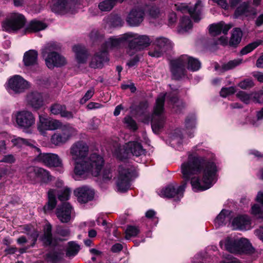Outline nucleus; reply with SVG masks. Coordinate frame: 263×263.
<instances>
[{
  "label": "nucleus",
  "instance_id": "18",
  "mask_svg": "<svg viewBox=\"0 0 263 263\" xmlns=\"http://www.w3.org/2000/svg\"><path fill=\"white\" fill-rule=\"evenodd\" d=\"M129 42L128 46L130 49H134L135 51L143 50L149 46L151 43V41L147 35H139L138 37L135 38L132 40L127 39Z\"/></svg>",
  "mask_w": 263,
  "mask_h": 263
},
{
  "label": "nucleus",
  "instance_id": "56",
  "mask_svg": "<svg viewBox=\"0 0 263 263\" xmlns=\"http://www.w3.org/2000/svg\"><path fill=\"white\" fill-rule=\"evenodd\" d=\"M238 86L242 89H246L251 88L254 86L253 82L250 79H246L238 84Z\"/></svg>",
  "mask_w": 263,
  "mask_h": 263
},
{
  "label": "nucleus",
  "instance_id": "39",
  "mask_svg": "<svg viewBox=\"0 0 263 263\" xmlns=\"http://www.w3.org/2000/svg\"><path fill=\"white\" fill-rule=\"evenodd\" d=\"M50 141L51 143L55 146H61L67 142L61 132L54 133L51 137Z\"/></svg>",
  "mask_w": 263,
  "mask_h": 263
},
{
  "label": "nucleus",
  "instance_id": "62",
  "mask_svg": "<svg viewBox=\"0 0 263 263\" xmlns=\"http://www.w3.org/2000/svg\"><path fill=\"white\" fill-rule=\"evenodd\" d=\"M168 20L170 24L174 23L176 20V13L173 12L170 13L168 16Z\"/></svg>",
  "mask_w": 263,
  "mask_h": 263
},
{
  "label": "nucleus",
  "instance_id": "29",
  "mask_svg": "<svg viewBox=\"0 0 263 263\" xmlns=\"http://www.w3.org/2000/svg\"><path fill=\"white\" fill-rule=\"evenodd\" d=\"M108 60L107 53L103 50L95 55L90 63V66L93 68H102L103 63Z\"/></svg>",
  "mask_w": 263,
  "mask_h": 263
},
{
  "label": "nucleus",
  "instance_id": "15",
  "mask_svg": "<svg viewBox=\"0 0 263 263\" xmlns=\"http://www.w3.org/2000/svg\"><path fill=\"white\" fill-rule=\"evenodd\" d=\"M62 127V122L59 120L39 116V124L37 129L39 132L44 134L45 130H54L59 129Z\"/></svg>",
  "mask_w": 263,
  "mask_h": 263
},
{
  "label": "nucleus",
  "instance_id": "44",
  "mask_svg": "<svg viewBox=\"0 0 263 263\" xmlns=\"http://www.w3.org/2000/svg\"><path fill=\"white\" fill-rule=\"evenodd\" d=\"M262 42L263 41L262 40H258L249 44L241 49L240 51L241 54L245 55L248 54L257 48L259 45H261Z\"/></svg>",
  "mask_w": 263,
  "mask_h": 263
},
{
  "label": "nucleus",
  "instance_id": "30",
  "mask_svg": "<svg viewBox=\"0 0 263 263\" xmlns=\"http://www.w3.org/2000/svg\"><path fill=\"white\" fill-rule=\"evenodd\" d=\"M255 14V10L246 3H243L240 5L235 12V16L236 17H238L240 16L246 17L253 16Z\"/></svg>",
  "mask_w": 263,
  "mask_h": 263
},
{
  "label": "nucleus",
  "instance_id": "2",
  "mask_svg": "<svg viewBox=\"0 0 263 263\" xmlns=\"http://www.w3.org/2000/svg\"><path fill=\"white\" fill-rule=\"evenodd\" d=\"M104 164V160L101 156L92 154L83 163H77L74 167L73 178L76 180H80L85 179L89 174L98 176Z\"/></svg>",
  "mask_w": 263,
  "mask_h": 263
},
{
  "label": "nucleus",
  "instance_id": "54",
  "mask_svg": "<svg viewBox=\"0 0 263 263\" xmlns=\"http://www.w3.org/2000/svg\"><path fill=\"white\" fill-rule=\"evenodd\" d=\"M95 92V90L93 88H90L85 93L83 98L80 99V103L81 104H84L87 101H88L93 95Z\"/></svg>",
  "mask_w": 263,
  "mask_h": 263
},
{
  "label": "nucleus",
  "instance_id": "47",
  "mask_svg": "<svg viewBox=\"0 0 263 263\" xmlns=\"http://www.w3.org/2000/svg\"><path fill=\"white\" fill-rule=\"evenodd\" d=\"M64 254L57 252L49 253L46 255V259L51 263H56L62 259Z\"/></svg>",
  "mask_w": 263,
  "mask_h": 263
},
{
  "label": "nucleus",
  "instance_id": "63",
  "mask_svg": "<svg viewBox=\"0 0 263 263\" xmlns=\"http://www.w3.org/2000/svg\"><path fill=\"white\" fill-rule=\"evenodd\" d=\"M255 235L263 241V227H260L255 232Z\"/></svg>",
  "mask_w": 263,
  "mask_h": 263
},
{
  "label": "nucleus",
  "instance_id": "57",
  "mask_svg": "<svg viewBox=\"0 0 263 263\" xmlns=\"http://www.w3.org/2000/svg\"><path fill=\"white\" fill-rule=\"evenodd\" d=\"M101 175L102 179L106 181L109 180L112 177L110 170L108 168H105L103 170L102 173L99 175Z\"/></svg>",
  "mask_w": 263,
  "mask_h": 263
},
{
  "label": "nucleus",
  "instance_id": "13",
  "mask_svg": "<svg viewBox=\"0 0 263 263\" xmlns=\"http://www.w3.org/2000/svg\"><path fill=\"white\" fill-rule=\"evenodd\" d=\"M26 104L33 110H38L45 103V95L34 91L28 93L26 96Z\"/></svg>",
  "mask_w": 263,
  "mask_h": 263
},
{
  "label": "nucleus",
  "instance_id": "46",
  "mask_svg": "<svg viewBox=\"0 0 263 263\" xmlns=\"http://www.w3.org/2000/svg\"><path fill=\"white\" fill-rule=\"evenodd\" d=\"M123 42H124L123 40L110 38L105 43L103 50L106 52L109 49L118 47Z\"/></svg>",
  "mask_w": 263,
  "mask_h": 263
},
{
  "label": "nucleus",
  "instance_id": "24",
  "mask_svg": "<svg viewBox=\"0 0 263 263\" xmlns=\"http://www.w3.org/2000/svg\"><path fill=\"white\" fill-rule=\"evenodd\" d=\"M233 27L231 23L226 24L223 21L213 23L208 26L209 33H227Z\"/></svg>",
  "mask_w": 263,
  "mask_h": 263
},
{
  "label": "nucleus",
  "instance_id": "36",
  "mask_svg": "<svg viewBox=\"0 0 263 263\" xmlns=\"http://www.w3.org/2000/svg\"><path fill=\"white\" fill-rule=\"evenodd\" d=\"M47 27V25L42 21L34 20L30 21L26 27L28 31H40Z\"/></svg>",
  "mask_w": 263,
  "mask_h": 263
},
{
  "label": "nucleus",
  "instance_id": "3",
  "mask_svg": "<svg viewBox=\"0 0 263 263\" xmlns=\"http://www.w3.org/2000/svg\"><path fill=\"white\" fill-rule=\"evenodd\" d=\"M195 71L201 67V63L195 58L187 55H182L171 62V70L175 79H179L185 75L186 70Z\"/></svg>",
  "mask_w": 263,
  "mask_h": 263
},
{
  "label": "nucleus",
  "instance_id": "60",
  "mask_svg": "<svg viewBox=\"0 0 263 263\" xmlns=\"http://www.w3.org/2000/svg\"><path fill=\"white\" fill-rule=\"evenodd\" d=\"M252 95L254 101L258 103H261L263 101V93H255Z\"/></svg>",
  "mask_w": 263,
  "mask_h": 263
},
{
  "label": "nucleus",
  "instance_id": "58",
  "mask_svg": "<svg viewBox=\"0 0 263 263\" xmlns=\"http://www.w3.org/2000/svg\"><path fill=\"white\" fill-rule=\"evenodd\" d=\"M15 161L14 156L12 154L5 155L3 157L2 159L0 160V162L6 163H13Z\"/></svg>",
  "mask_w": 263,
  "mask_h": 263
},
{
  "label": "nucleus",
  "instance_id": "64",
  "mask_svg": "<svg viewBox=\"0 0 263 263\" xmlns=\"http://www.w3.org/2000/svg\"><path fill=\"white\" fill-rule=\"evenodd\" d=\"M253 76L259 82L263 83V73L260 72H257L253 74Z\"/></svg>",
  "mask_w": 263,
  "mask_h": 263
},
{
  "label": "nucleus",
  "instance_id": "23",
  "mask_svg": "<svg viewBox=\"0 0 263 263\" xmlns=\"http://www.w3.org/2000/svg\"><path fill=\"white\" fill-rule=\"evenodd\" d=\"M233 229L248 230L251 228L250 218L247 216H240L235 218L232 222Z\"/></svg>",
  "mask_w": 263,
  "mask_h": 263
},
{
  "label": "nucleus",
  "instance_id": "51",
  "mask_svg": "<svg viewBox=\"0 0 263 263\" xmlns=\"http://www.w3.org/2000/svg\"><path fill=\"white\" fill-rule=\"evenodd\" d=\"M241 62L242 60L240 59H235L232 60L228 62L227 63L223 64L222 65V68L224 71L229 70L239 65L241 63Z\"/></svg>",
  "mask_w": 263,
  "mask_h": 263
},
{
  "label": "nucleus",
  "instance_id": "11",
  "mask_svg": "<svg viewBox=\"0 0 263 263\" xmlns=\"http://www.w3.org/2000/svg\"><path fill=\"white\" fill-rule=\"evenodd\" d=\"M34 152L38 154L35 158V161L42 163L48 166L61 167L62 166V161L59 156L52 153H42L39 148L34 146Z\"/></svg>",
  "mask_w": 263,
  "mask_h": 263
},
{
  "label": "nucleus",
  "instance_id": "35",
  "mask_svg": "<svg viewBox=\"0 0 263 263\" xmlns=\"http://www.w3.org/2000/svg\"><path fill=\"white\" fill-rule=\"evenodd\" d=\"M57 194L56 190L50 189L48 192V201L44 206V210L45 212L52 210L57 205L55 196Z\"/></svg>",
  "mask_w": 263,
  "mask_h": 263
},
{
  "label": "nucleus",
  "instance_id": "50",
  "mask_svg": "<svg viewBox=\"0 0 263 263\" xmlns=\"http://www.w3.org/2000/svg\"><path fill=\"white\" fill-rule=\"evenodd\" d=\"M252 95L248 94L245 91H239L237 94V97L241 100L242 102L246 104H249L250 103L252 99Z\"/></svg>",
  "mask_w": 263,
  "mask_h": 263
},
{
  "label": "nucleus",
  "instance_id": "9",
  "mask_svg": "<svg viewBox=\"0 0 263 263\" xmlns=\"http://www.w3.org/2000/svg\"><path fill=\"white\" fill-rule=\"evenodd\" d=\"M89 147L83 141L74 142L69 149L70 155L72 160L74 161V167L77 163H83L88 155Z\"/></svg>",
  "mask_w": 263,
  "mask_h": 263
},
{
  "label": "nucleus",
  "instance_id": "37",
  "mask_svg": "<svg viewBox=\"0 0 263 263\" xmlns=\"http://www.w3.org/2000/svg\"><path fill=\"white\" fill-rule=\"evenodd\" d=\"M239 254L241 253H249L253 252V248L249 240L244 238L238 239Z\"/></svg>",
  "mask_w": 263,
  "mask_h": 263
},
{
  "label": "nucleus",
  "instance_id": "5",
  "mask_svg": "<svg viewBox=\"0 0 263 263\" xmlns=\"http://www.w3.org/2000/svg\"><path fill=\"white\" fill-rule=\"evenodd\" d=\"M135 168L130 164H124L119 166L116 178L117 190L119 192L127 191L130 186V180Z\"/></svg>",
  "mask_w": 263,
  "mask_h": 263
},
{
  "label": "nucleus",
  "instance_id": "59",
  "mask_svg": "<svg viewBox=\"0 0 263 263\" xmlns=\"http://www.w3.org/2000/svg\"><path fill=\"white\" fill-rule=\"evenodd\" d=\"M100 124L99 119L93 118L90 120L88 124V128L91 130H95L98 128Z\"/></svg>",
  "mask_w": 263,
  "mask_h": 263
},
{
  "label": "nucleus",
  "instance_id": "16",
  "mask_svg": "<svg viewBox=\"0 0 263 263\" xmlns=\"http://www.w3.org/2000/svg\"><path fill=\"white\" fill-rule=\"evenodd\" d=\"M155 44L159 49H155L153 51H149V55L159 58L161 57L163 53L173 48V43L166 38L159 37L157 38L155 41Z\"/></svg>",
  "mask_w": 263,
  "mask_h": 263
},
{
  "label": "nucleus",
  "instance_id": "21",
  "mask_svg": "<svg viewBox=\"0 0 263 263\" xmlns=\"http://www.w3.org/2000/svg\"><path fill=\"white\" fill-rule=\"evenodd\" d=\"M49 6L55 13H64L70 9L71 3L70 0H52Z\"/></svg>",
  "mask_w": 263,
  "mask_h": 263
},
{
  "label": "nucleus",
  "instance_id": "45",
  "mask_svg": "<svg viewBox=\"0 0 263 263\" xmlns=\"http://www.w3.org/2000/svg\"><path fill=\"white\" fill-rule=\"evenodd\" d=\"M38 167L29 166L26 168V175L27 178L32 182L37 181V171Z\"/></svg>",
  "mask_w": 263,
  "mask_h": 263
},
{
  "label": "nucleus",
  "instance_id": "7",
  "mask_svg": "<svg viewBox=\"0 0 263 263\" xmlns=\"http://www.w3.org/2000/svg\"><path fill=\"white\" fill-rule=\"evenodd\" d=\"M18 127L24 132H30L31 129L35 125V117L33 114L28 110L16 111L13 116Z\"/></svg>",
  "mask_w": 263,
  "mask_h": 263
},
{
  "label": "nucleus",
  "instance_id": "31",
  "mask_svg": "<svg viewBox=\"0 0 263 263\" xmlns=\"http://www.w3.org/2000/svg\"><path fill=\"white\" fill-rule=\"evenodd\" d=\"M59 129H61V134L67 141L78 134L77 129L69 124H63L62 123V127Z\"/></svg>",
  "mask_w": 263,
  "mask_h": 263
},
{
  "label": "nucleus",
  "instance_id": "61",
  "mask_svg": "<svg viewBox=\"0 0 263 263\" xmlns=\"http://www.w3.org/2000/svg\"><path fill=\"white\" fill-rule=\"evenodd\" d=\"M58 233L62 236H68L70 234V231L68 229H59Z\"/></svg>",
  "mask_w": 263,
  "mask_h": 263
},
{
  "label": "nucleus",
  "instance_id": "26",
  "mask_svg": "<svg viewBox=\"0 0 263 263\" xmlns=\"http://www.w3.org/2000/svg\"><path fill=\"white\" fill-rule=\"evenodd\" d=\"M220 245L221 248L224 249L231 253L239 254L238 240L227 238L226 239L221 241Z\"/></svg>",
  "mask_w": 263,
  "mask_h": 263
},
{
  "label": "nucleus",
  "instance_id": "48",
  "mask_svg": "<svg viewBox=\"0 0 263 263\" xmlns=\"http://www.w3.org/2000/svg\"><path fill=\"white\" fill-rule=\"evenodd\" d=\"M80 250L79 246L74 242H70L68 243V247L66 251V256L71 257L75 256Z\"/></svg>",
  "mask_w": 263,
  "mask_h": 263
},
{
  "label": "nucleus",
  "instance_id": "8",
  "mask_svg": "<svg viewBox=\"0 0 263 263\" xmlns=\"http://www.w3.org/2000/svg\"><path fill=\"white\" fill-rule=\"evenodd\" d=\"M26 20L25 16L19 13H12L2 23L3 31H16L22 28Z\"/></svg>",
  "mask_w": 263,
  "mask_h": 263
},
{
  "label": "nucleus",
  "instance_id": "12",
  "mask_svg": "<svg viewBox=\"0 0 263 263\" xmlns=\"http://www.w3.org/2000/svg\"><path fill=\"white\" fill-rule=\"evenodd\" d=\"M175 9L182 13L188 12L195 22H198L201 19L202 4L197 1L193 7H189L186 4L178 3L175 4Z\"/></svg>",
  "mask_w": 263,
  "mask_h": 263
},
{
  "label": "nucleus",
  "instance_id": "42",
  "mask_svg": "<svg viewBox=\"0 0 263 263\" xmlns=\"http://www.w3.org/2000/svg\"><path fill=\"white\" fill-rule=\"evenodd\" d=\"M11 142L13 146L18 148L28 145L32 147L34 149V147L35 146L33 144H31L28 140L18 137H14L12 139Z\"/></svg>",
  "mask_w": 263,
  "mask_h": 263
},
{
  "label": "nucleus",
  "instance_id": "17",
  "mask_svg": "<svg viewBox=\"0 0 263 263\" xmlns=\"http://www.w3.org/2000/svg\"><path fill=\"white\" fill-rule=\"evenodd\" d=\"M144 12L141 7L132 9L126 18L127 24L130 26H137L143 21Z\"/></svg>",
  "mask_w": 263,
  "mask_h": 263
},
{
  "label": "nucleus",
  "instance_id": "34",
  "mask_svg": "<svg viewBox=\"0 0 263 263\" xmlns=\"http://www.w3.org/2000/svg\"><path fill=\"white\" fill-rule=\"evenodd\" d=\"M40 240L45 246L52 244L53 238L51 234V226L46 224L44 228V234L40 237Z\"/></svg>",
  "mask_w": 263,
  "mask_h": 263
},
{
  "label": "nucleus",
  "instance_id": "4",
  "mask_svg": "<svg viewBox=\"0 0 263 263\" xmlns=\"http://www.w3.org/2000/svg\"><path fill=\"white\" fill-rule=\"evenodd\" d=\"M61 49V45L57 43H50L42 49V54L48 68L53 69L66 64V58L58 52Z\"/></svg>",
  "mask_w": 263,
  "mask_h": 263
},
{
  "label": "nucleus",
  "instance_id": "6",
  "mask_svg": "<svg viewBox=\"0 0 263 263\" xmlns=\"http://www.w3.org/2000/svg\"><path fill=\"white\" fill-rule=\"evenodd\" d=\"M165 95L160 94L156 101L152 118V128L155 133H158L163 127L165 117L163 115L164 103Z\"/></svg>",
  "mask_w": 263,
  "mask_h": 263
},
{
  "label": "nucleus",
  "instance_id": "33",
  "mask_svg": "<svg viewBox=\"0 0 263 263\" xmlns=\"http://www.w3.org/2000/svg\"><path fill=\"white\" fill-rule=\"evenodd\" d=\"M37 52L34 50H30L24 55L23 61L26 66L35 65L37 63Z\"/></svg>",
  "mask_w": 263,
  "mask_h": 263
},
{
  "label": "nucleus",
  "instance_id": "22",
  "mask_svg": "<svg viewBox=\"0 0 263 263\" xmlns=\"http://www.w3.org/2000/svg\"><path fill=\"white\" fill-rule=\"evenodd\" d=\"M72 51L74 53L77 63L79 64L86 63L89 55L86 48L82 45H75L72 47Z\"/></svg>",
  "mask_w": 263,
  "mask_h": 263
},
{
  "label": "nucleus",
  "instance_id": "49",
  "mask_svg": "<svg viewBox=\"0 0 263 263\" xmlns=\"http://www.w3.org/2000/svg\"><path fill=\"white\" fill-rule=\"evenodd\" d=\"M139 229L136 227L132 226H128L125 231V238L129 239L132 237L136 236L139 233Z\"/></svg>",
  "mask_w": 263,
  "mask_h": 263
},
{
  "label": "nucleus",
  "instance_id": "32",
  "mask_svg": "<svg viewBox=\"0 0 263 263\" xmlns=\"http://www.w3.org/2000/svg\"><path fill=\"white\" fill-rule=\"evenodd\" d=\"M124 23L121 18L118 16L107 17L103 20V25L105 28L121 27Z\"/></svg>",
  "mask_w": 263,
  "mask_h": 263
},
{
  "label": "nucleus",
  "instance_id": "55",
  "mask_svg": "<svg viewBox=\"0 0 263 263\" xmlns=\"http://www.w3.org/2000/svg\"><path fill=\"white\" fill-rule=\"evenodd\" d=\"M235 92V89L233 87H230L228 88L223 87L221 89L220 94L222 97H227V96L234 93Z\"/></svg>",
  "mask_w": 263,
  "mask_h": 263
},
{
  "label": "nucleus",
  "instance_id": "25",
  "mask_svg": "<svg viewBox=\"0 0 263 263\" xmlns=\"http://www.w3.org/2000/svg\"><path fill=\"white\" fill-rule=\"evenodd\" d=\"M256 200L260 204L257 203L252 205L251 214L257 218H263V192H258Z\"/></svg>",
  "mask_w": 263,
  "mask_h": 263
},
{
  "label": "nucleus",
  "instance_id": "28",
  "mask_svg": "<svg viewBox=\"0 0 263 263\" xmlns=\"http://www.w3.org/2000/svg\"><path fill=\"white\" fill-rule=\"evenodd\" d=\"M51 112L55 115H60L62 117L72 119L73 114L71 111L66 110V106L60 104H54L50 107Z\"/></svg>",
  "mask_w": 263,
  "mask_h": 263
},
{
  "label": "nucleus",
  "instance_id": "41",
  "mask_svg": "<svg viewBox=\"0 0 263 263\" xmlns=\"http://www.w3.org/2000/svg\"><path fill=\"white\" fill-rule=\"evenodd\" d=\"M196 125V118L194 115L188 116L185 121V130L186 133L190 134V136H191L194 128L195 127Z\"/></svg>",
  "mask_w": 263,
  "mask_h": 263
},
{
  "label": "nucleus",
  "instance_id": "19",
  "mask_svg": "<svg viewBox=\"0 0 263 263\" xmlns=\"http://www.w3.org/2000/svg\"><path fill=\"white\" fill-rule=\"evenodd\" d=\"M78 200L81 203H86L92 200L94 197V191L90 187L84 186L77 188L74 191Z\"/></svg>",
  "mask_w": 263,
  "mask_h": 263
},
{
  "label": "nucleus",
  "instance_id": "40",
  "mask_svg": "<svg viewBox=\"0 0 263 263\" xmlns=\"http://www.w3.org/2000/svg\"><path fill=\"white\" fill-rule=\"evenodd\" d=\"M37 171V181L40 180L43 182H47L51 180V176L47 170L38 167Z\"/></svg>",
  "mask_w": 263,
  "mask_h": 263
},
{
  "label": "nucleus",
  "instance_id": "27",
  "mask_svg": "<svg viewBox=\"0 0 263 263\" xmlns=\"http://www.w3.org/2000/svg\"><path fill=\"white\" fill-rule=\"evenodd\" d=\"M241 38L240 34H231L230 39L224 34L219 38L218 42L223 46L236 47L240 42Z\"/></svg>",
  "mask_w": 263,
  "mask_h": 263
},
{
  "label": "nucleus",
  "instance_id": "52",
  "mask_svg": "<svg viewBox=\"0 0 263 263\" xmlns=\"http://www.w3.org/2000/svg\"><path fill=\"white\" fill-rule=\"evenodd\" d=\"M124 123L126 124V126L131 129L135 130L137 129V125L135 121L130 116L124 118Z\"/></svg>",
  "mask_w": 263,
  "mask_h": 263
},
{
  "label": "nucleus",
  "instance_id": "20",
  "mask_svg": "<svg viewBox=\"0 0 263 263\" xmlns=\"http://www.w3.org/2000/svg\"><path fill=\"white\" fill-rule=\"evenodd\" d=\"M128 154L132 153L134 156L136 157L140 156L144 154L145 150L143 148L140 143L137 142H129L123 146V149H120V153Z\"/></svg>",
  "mask_w": 263,
  "mask_h": 263
},
{
  "label": "nucleus",
  "instance_id": "1",
  "mask_svg": "<svg viewBox=\"0 0 263 263\" xmlns=\"http://www.w3.org/2000/svg\"><path fill=\"white\" fill-rule=\"evenodd\" d=\"M211 154L210 157H199L196 155H190L187 161L181 165L182 178L185 180L178 187L170 184L162 189L160 193L162 197L174 198V200H180L183 196L186 186V181L191 179V184L195 192L202 191L210 188L215 182L217 168L214 162L210 160L213 158Z\"/></svg>",
  "mask_w": 263,
  "mask_h": 263
},
{
  "label": "nucleus",
  "instance_id": "43",
  "mask_svg": "<svg viewBox=\"0 0 263 263\" xmlns=\"http://www.w3.org/2000/svg\"><path fill=\"white\" fill-rule=\"evenodd\" d=\"M230 212L228 210H222L215 219V224L217 227L222 226L227 219H229Z\"/></svg>",
  "mask_w": 263,
  "mask_h": 263
},
{
  "label": "nucleus",
  "instance_id": "53",
  "mask_svg": "<svg viewBox=\"0 0 263 263\" xmlns=\"http://www.w3.org/2000/svg\"><path fill=\"white\" fill-rule=\"evenodd\" d=\"M71 191L68 188L64 189L60 194H58V198L61 201L68 200L69 198Z\"/></svg>",
  "mask_w": 263,
  "mask_h": 263
},
{
  "label": "nucleus",
  "instance_id": "10",
  "mask_svg": "<svg viewBox=\"0 0 263 263\" xmlns=\"http://www.w3.org/2000/svg\"><path fill=\"white\" fill-rule=\"evenodd\" d=\"M30 87L29 83L20 75H14L9 79L6 89L11 95L20 94Z\"/></svg>",
  "mask_w": 263,
  "mask_h": 263
},
{
  "label": "nucleus",
  "instance_id": "14",
  "mask_svg": "<svg viewBox=\"0 0 263 263\" xmlns=\"http://www.w3.org/2000/svg\"><path fill=\"white\" fill-rule=\"evenodd\" d=\"M56 214L62 222H68L75 216L74 209L69 202H64L59 205Z\"/></svg>",
  "mask_w": 263,
  "mask_h": 263
},
{
  "label": "nucleus",
  "instance_id": "38",
  "mask_svg": "<svg viewBox=\"0 0 263 263\" xmlns=\"http://www.w3.org/2000/svg\"><path fill=\"white\" fill-rule=\"evenodd\" d=\"M193 24L191 20L187 17H183L180 22L178 31L180 33L189 31L192 28Z\"/></svg>",
  "mask_w": 263,
  "mask_h": 263
}]
</instances>
